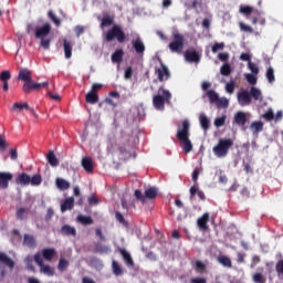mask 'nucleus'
<instances>
[{
	"label": "nucleus",
	"mask_w": 283,
	"mask_h": 283,
	"mask_svg": "<svg viewBox=\"0 0 283 283\" xmlns=\"http://www.w3.org/2000/svg\"><path fill=\"white\" fill-rule=\"evenodd\" d=\"M40 271H41L44 275H49V277L54 276V270H53L50 265L43 264L42 266H40Z\"/></svg>",
	"instance_id": "obj_43"
},
{
	"label": "nucleus",
	"mask_w": 283,
	"mask_h": 283,
	"mask_svg": "<svg viewBox=\"0 0 283 283\" xmlns=\"http://www.w3.org/2000/svg\"><path fill=\"white\" fill-rule=\"evenodd\" d=\"M159 63L160 67L155 69V74L157 75L159 83H165V81L171 78V72L169 71V67L163 63V60H159Z\"/></svg>",
	"instance_id": "obj_9"
},
{
	"label": "nucleus",
	"mask_w": 283,
	"mask_h": 283,
	"mask_svg": "<svg viewBox=\"0 0 283 283\" xmlns=\"http://www.w3.org/2000/svg\"><path fill=\"white\" fill-rule=\"evenodd\" d=\"M82 167L86 174H94V161L92 160V157H84L82 159Z\"/></svg>",
	"instance_id": "obj_15"
},
{
	"label": "nucleus",
	"mask_w": 283,
	"mask_h": 283,
	"mask_svg": "<svg viewBox=\"0 0 283 283\" xmlns=\"http://www.w3.org/2000/svg\"><path fill=\"white\" fill-rule=\"evenodd\" d=\"M49 18L51 19V21H53V23H55V25H61V20L56 17V14H54V11L50 10L49 11Z\"/></svg>",
	"instance_id": "obj_54"
},
{
	"label": "nucleus",
	"mask_w": 283,
	"mask_h": 283,
	"mask_svg": "<svg viewBox=\"0 0 283 283\" xmlns=\"http://www.w3.org/2000/svg\"><path fill=\"white\" fill-rule=\"evenodd\" d=\"M60 233L62 235H72L73 238H76V228L70 226V224H64L61 230H60Z\"/></svg>",
	"instance_id": "obj_23"
},
{
	"label": "nucleus",
	"mask_w": 283,
	"mask_h": 283,
	"mask_svg": "<svg viewBox=\"0 0 283 283\" xmlns=\"http://www.w3.org/2000/svg\"><path fill=\"white\" fill-rule=\"evenodd\" d=\"M222 76H229L231 74V65L223 64L220 69Z\"/></svg>",
	"instance_id": "obj_52"
},
{
	"label": "nucleus",
	"mask_w": 283,
	"mask_h": 283,
	"mask_svg": "<svg viewBox=\"0 0 283 283\" xmlns=\"http://www.w3.org/2000/svg\"><path fill=\"white\" fill-rule=\"evenodd\" d=\"M199 120H200V125H201L202 129H205V132H207L210 127L209 117H207V115H200Z\"/></svg>",
	"instance_id": "obj_38"
},
{
	"label": "nucleus",
	"mask_w": 283,
	"mask_h": 283,
	"mask_svg": "<svg viewBox=\"0 0 283 283\" xmlns=\"http://www.w3.org/2000/svg\"><path fill=\"white\" fill-rule=\"evenodd\" d=\"M54 255H56V250H54V248H46L42 250V256L44 260H48V262L52 261Z\"/></svg>",
	"instance_id": "obj_27"
},
{
	"label": "nucleus",
	"mask_w": 283,
	"mask_h": 283,
	"mask_svg": "<svg viewBox=\"0 0 283 283\" xmlns=\"http://www.w3.org/2000/svg\"><path fill=\"white\" fill-rule=\"evenodd\" d=\"M153 105L155 109L165 112V105H171V92L165 90V86H160L157 95L153 96Z\"/></svg>",
	"instance_id": "obj_3"
},
{
	"label": "nucleus",
	"mask_w": 283,
	"mask_h": 283,
	"mask_svg": "<svg viewBox=\"0 0 283 283\" xmlns=\"http://www.w3.org/2000/svg\"><path fill=\"white\" fill-rule=\"evenodd\" d=\"M52 32V25L50 23L43 24V27L35 29V39H45L48 34Z\"/></svg>",
	"instance_id": "obj_10"
},
{
	"label": "nucleus",
	"mask_w": 283,
	"mask_h": 283,
	"mask_svg": "<svg viewBox=\"0 0 283 283\" xmlns=\"http://www.w3.org/2000/svg\"><path fill=\"white\" fill-rule=\"evenodd\" d=\"M196 193H197V196H198L201 200H207V196H205V192H203L202 190L198 189V187L192 186V187L190 188V196H191V198H193V196H196Z\"/></svg>",
	"instance_id": "obj_35"
},
{
	"label": "nucleus",
	"mask_w": 283,
	"mask_h": 283,
	"mask_svg": "<svg viewBox=\"0 0 283 283\" xmlns=\"http://www.w3.org/2000/svg\"><path fill=\"white\" fill-rule=\"evenodd\" d=\"M220 50H224V42H216L212 46V53L217 54L218 52H220Z\"/></svg>",
	"instance_id": "obj_55"
},
{
	"label": "nucleus",
	"mask_w": 283,
	"mask_h": 283,
	"mask_svg": "<svg viewBox=\"0 0 283 283\" xmlns=\"http://www.w3.org/2000/svg\"><path fill=\"white\" fill-rule=\"evenodd\" d=\"M71 209H74V197H69L61 203L62 213H65V211H71Z\"/></svg>",
	"instance_id": "obj_21"
},
{
	"label": "nucleus",
	"mask_w": 283,
	"mask_h": 283,
	"mask_svg": "<svg viewBox=\"0 0 283 283\" xmlns=\"http://www.w3.org/2000/svg\"><path fill=\"white\" fill-rule=\"evenodd\" d=\"M224 123H227V115H222L221 117H217L214 119V126L223 127Z\"/></svg>",
	"instance_id": "obj_50"
},
{
	"label": "nucleus",
	"mask_w": 283,
	"mask_h": 283,
	"mask_svg": "<svg viewBox=\"0 0 283 283\" xmlns=\"http://www.w3.org/2000/svg\"><path fill=\"white\" fill-rule=\"evenodd\" d=\"M111 251L112 248H109V245H103L101 243L95 245V253H109Z\"/></svg>",
	"instance_id": "obj_40"
},
{
	"label": "nucleus",
	"mask_w": 283,
	"mask_h": 283,
	"mask_svg": "<svg viewBox=\"0 0 283 283\" xmlns=\"http://www.w3.org/2000/svg\"><path fill=\"white\" fill-rule=\"evenodd\" d=\"M263 118L265 120H273V118H275V114L273 113V109H269L268 112H265L263 114Z\"/></svg>",
	"instance_id": "obj_58"
},
{
	"label": "nucleus",
	"mask_w": 283,
	"mask_h": 283,
	"mask_svg": "<svg viewBox=\"0 0 283 283\" xmlns=\"http://www.w3.org/2000/svg\"><path fill=\"white\" fill-rule=\"evenodd\" d=\"M67 266H70V261L61 258L57 264V269L63 272L67 269Z\"/></svg>",
	"instance_id": "obj_47"
},
{
	"label": "nucleus",
	"mask_w": 283,
	"mask_h": 283,
	"mask_svg": "<svg viewBox=\"0 0 283 283\" xmlns=\"http://www.w3.org/2000/svg\"><path fill=\"white\" fill-rule=\"evenodd\" d=\"M55 185L60 191H65L70 189V181L63 179V178H56Z\"/></svg>",
	"instance_id": "obj_30"
},
{
	"label": "nucleus",
	"mask_w": 283,
	"mask_h": 283,
	"mask_svg": "<svg viewBox=\"0 0 283 283\" xmlns=\"http://www.w3.org/2000/svg\"><path fill=\"white\" fill-rule=\"evenodd\" d=\"M109 25H114V15H104L101 22L99 28H109Z\"/></svg>",
	"instance_id": "obj_33"
},
{
	"label": "nucleus",
	"mask_w": 283,
	"mask_h": 283,
	"mask_svg": "<svg viewBox=\"0 0 283 283\" xmlns=\"http://www.w3.org/2000/svg\"><path fill=\"white\" fill-rule=\"evenodd\" d=\"M77 220L78 222H81V224H94V220L92 219V217L81 214L77 217Z\"/></svg>",
	"instance_id": "obj_44"
},
{
	"label": "nucleus",
	"mask_w": 283,
	"mask_h": 283,
	"mask_svg": "<svg viewBox=\"0 0 283 283\" xmlns=\"http://www.w3.org/2000/svg\"><path fill=\"white\" fill-rule=\"evenodd\" d=\"M237 98L241 107H247L248 105H251L252 98L253 101H262V91L255 86H252L250 92L247 90L240 91L237 95Z\"/></svg>",
	"instance_id": "obj_2"
},
{
	"label": "nucleus",
	"mask_w": 283,
	"mask_h": 283,
	"mask_svg": "<svg viewBox=\"0 0 283 283\" xmlns=\"http://www.w3.org/2000/svg\"><path fill=\"white\" fill-rule=\"evenodd\" d=\"M24 262L29 271H32L33 273L34 271H36V269L34 268V264H32V262H34V259L31 255H28Z\"/></svg>",
	"instance_id": "obj_45"
},
{
	"label": "nucleus",
	"mask_w": 283,
	"mask_h": 283,
	"mask_svg": "<svg viewBox=\"0 0 283 283\" xmlns=\"http://www.w3.org/2000/svg\"><path fill=\"white\" fill-rule=\"evenodd\" d=\"M207 96H208L210 103H212V104L216 103L218 101V98H220L218 93H216V91H213V90L207 91Z\"/></svg>",
	"instance_id": "obj_46"
},
{
	"label": "nucleus",
	"mask_w": 283,
	"mask_h": 283,
	"mask_svg": "<svg viewBox=\"0 0 283 283\" xmlns=\"http://www.w3.org/2000/svg\"><path fill=\"white\" fill-rule=\"evenodd\" d=\"M0 264H4L8 269H14V261L4 252H0Z\"/></svg>",
	"instance_id": "obj_19"
},
{
	"label": "nucleus",
	"mask_w": 283,
	"mask_h": 283,
	"mask_svg": "<svg viewBox=\"0 0 283 283\" xmlns=\"http://www.w3.org/2000/svg\"><path fill=\"white\" fill-rule=\"evenodd\" d=\"M172 39L175 41L169 43V50L172 52H177V54H181L185 49V35L180 33H174Z\"/></svg>",
	"instance_id": "obj_7"
},
{
	"label": "nucleus",
	"mask_w": 283,
	"mask_h": 283,
	"mask_svg": "<svg viewBox=\"0 0 283 283\" xmlns=\"http://www.w3.org/2000/svg\"><path fill=\"white\" fill-rule=\"evenodd\" d=\"M132 46L136 54H145V42H143L140 35H137L136 39L132 40Z\"/></svg>",
	"instance_id": "obj_11"
},
{
	"label": "nucleus",
	"mask_w": 283,
	"mask_h": 283,
	"mask_svg": "<svg viewBox=\"0 0 283 283\" xmlns=\"http://www.w3.org/2000/svg\"><path fill=\"white\" fill-rule=\"evenodd\" d=\"M41 182H43V178L41 177V175H33L32 177H30V185H32V187H39Z\"/></svg>",
	"instance_id": "obj_42"
},
{
	"label": "nucleus",
	"mask_w": 283,
	"mask_h": 283,
	"mask_svg": "<svg viewBox=\"0 0 283 283\" xmlns=\"http://www.w3.org/2000/svg\"><path fill=\"white\" fill-rule=\"evenodd\" d=\"M234 124L238 127H244L247 125V113L240 111L234 115Z\"/></svg>",
	"instance_id": "obj_17"
},
{
	"label": "nucleus",
	"mask_w": 283,
	"mask_h": 283,
	"mask_svg": "<svg viewBox=\"0 0 283 283\" xmlns=\"http://www.w3.org/2000/svg\"><path fill=\"white\" fill-rule=\"evenodd\" d=\"M15 182L17 185H22V187H28V185H30V175H28L27 172L20 174L15 178Z\"/></svg>",
	"instance_id": "obj_24"
},
{
	"label": "nucleus",
	"mask_w": 283,
	"mask_h": 283,
	"mask_svg": "<svg viewBox=\"0 0 283 283\" xmlns=\"http://www.w3.org/2000/svg\"><path fill=\"white\" fill-rule=\"evenodd\" d=\"M231 147H233V139L221 138L219 139L218 144L213 146L212 151L217 158H227Z\"/></svg>",
	"instance_id": "obj_5"
},
{
	"label": "nucleus",
	"mask_w": 283,
	"mask_h": 283,
	"mask_svg": "<svg viewBox=\"0 0 283 283\" xmlns=\"http://www.w3.org/2000/svg\"><path fill=\"white\" fill-rule=\"evenodd\" d=\"M10 78H12V74L10 73V71H2L0 73V81L2 83L9 82Z\"/></svg>",
	"instance_id": "obj_48"
},
{
	"label": "nucleus",
	"mask_w": 283,
	"mask_h": 283,
	"mask_svg": "<svg viewBox=\"0 0 283 283\" xmlns=\"http://www.w3.org/2000/svg\"><path fill=\"white\" fill-rule=\"evenodd\" d=\"M11 109L13 112H17V111L22 112V109H29V112L33 114V116H36L34 108H30V104L28 103H14Z\"/></svg>",
	"instance_id": "obj_18"
},
{
	"label": "nucleus",
	"mask_w": 283,
	"mask_h": 283,
	"mask_svg": "<svg viewBox=\"0 0 283 283\" xmlns=\"http://www.w3.org/2000/svg\"><path fill=\"white\" fill-rule=\"evenodd\" d=\"M248 67L252 72V74H259L260 73V69L258 67V65H255V63H253L251 61L248 63Z\"/></svg>",
	"instance_id": "obj_57"
},
{
	"label": "nucleus",
	"mask_w": 283,
	"mask_h": 283,
	"mask_svg": "<svg viewBox=\"0 0 283 283\" xmlns=\"http://www.w3.org/2000/svg\"><path fill=\"white\" fill-rule=\"evenodd\" d=\"M195 269L196 271H198L199 273H202V271L207 270V264H205L202 261H196L195 263Z\"/></svg>",
	"instance_id": "obj_53"
},
{
	"label": "nucleus",
	"mask_w": 283,
	"mask_h": 283,
	"mask_svg": "<svg viewBox=\"0 0 283 283\" xmlns=\"http://www.w3.org/2000/svg\"><path fill=\"white\" fill-rule=\"evenodd\" d=\"M190 129L191 124H189V119H185L177 130V139L182 143V149L186 154H190V151L193 150V144H191V139H189Z\"/></svg>",
	"instance_id": "obj_1"
},
{
	"label": "nucleus",
	"mask_w": 283,
	"mask_h": 283,
	"mask_svg": "<svg viewBox=\"0 0 283 283\" xmlns=\"http://www.w3.org/2000/svg\"><path fill=\"white\" fill-rule=\"evenodd\" d=\"M216 106L218 109H226V107H229V99L227 97H219L216 102Z\"/></svg>",
	"instance_id": "obj_37"
},
{
	"label": "nucleus",
	"mask_w": 283,
	"mask_h": 283,
	"mask_svg": "<svg viewBox=\"0 0 283 283\" xmlns=\"http://www.w3.org/2000/svg\"><path fill=\"white\" fill-rule=\"evenodd\" d=\"M185 60L188 63H198L200 61V53L198 51L187 50L185 52Z\"/></svg>",
	"instance_id": "obj_14"
},
{
	"label": "nucleus",
	"mask_w": 283,
	"mask_h": 283,
	"mask_svg": "<svg viewBox=\"0 0 283 283\" xmlns=\"http://www.w3.org/2000/svg\"><path fill=\"white\" fill-rule=\"evenodd\" d=\"M119 253H120L126 266H134V259L132 258V254L127 250L119 249Z\"/></svg>",
	"instance_id": "obj_22"
},
{
	"label": "nucleus",
	"mask_w": 283,
	"mask_h": 283,
	"mask_svg": "<svg viewBox=\"0 0 283 283\" xmlns=\"http://www.w3.org/2000/svg\"><path fill=\"white\" fill-rule=\"evenodd\" d=\"M252 280L254 283H266V276L262 274V272H256L252 275Z\"/></svg>",
	"instance_id": "obj_39"
},
{
	"label": "nucleus",
	"mask_w": 283,
	"mask_h": 283,
	"mask_svg": "<svg viewBox=\"0 0 283 283\" xmlns=\"http://www.w3.org/2000/svg\"><path fill=\"white\" fill-rule=\"evenodd\" d=\"M34 262L38 264V266H42L43 263V258L41 256V253H35L34 254Z\"/></svg>",
	"instance_id": "obj_63"
},
{
	"label": "nucleus",
	"mask_w": 283,
	"mask_h": 283,
	"mask_svg": "<svg viewBox=\"0 0 283 283\" xmlns=\"http://www.w3.org/2000/svg\"><path fill=\"white\" fill-rule=\"evenodd\" d=\"M123 56H125V51L123 49H117L111 56L112 63H122Z\"/></svg>",
	"instance_id": "obj_25"
},
{
	"label": "nucleus",
	"mask_w": 283,
	"mask_h": 283,
	"mask_svg": "<svg viewBox=\"0 0 283 283\" xmlns=\"http://www.w3.org/2000/svg\"><path fill=\"white\" fill-rule=\"evenodd\" d=\"M85 101L90 103V105H96V103H98V93L90 91L85 96Z\"/></svg>",
	"instance_id": "obj_29"
},
{
	"label": "nucleus",
	"mask_w": 283,
	"mask_h": 283,
	"mask_svg": "<svg viewBox=\"0 0 283 283\" xmlns=\"http://www.w3.org/2000/svg\"><path fill=\"white\" fill-rule=\"evenodd\" d=\"M8 147V142H6V138L3 135H0V151H6Z\"/></svg>",
	"instance_id": "obj_60"
},
{
	"label": "nucleus",
	"mask_w": 283,
	"mask_h": 283,
	"mask_svg": "<svg viewBox=\"0 0 283 283\" xmlns=\"http://www.w3.org/2000/svg\"><path fill=\"white\" fill-rule=\"evenodd\" d=\"M18 80L27 83L28 81H32V72L28 69H20L18 74Z\"/></svg>",
	"instance_id": "obj_20"
},
{
	"label": "nucleus",
	"mask_w": 283,
	"mask_h": 283,
	"mask_svg": "<svg viewBox=\"0 0 283 283\" xmlns=\"http://www.w3.org/2000/svg\"><path fill=\"white\" fill-rule=\"evenodd\" d=\"M245 80L250 85H256L258 84V77L251 73L245 74Z\"/></svg>",
	"instance_id": "obj_51"
},
{
	"label": "nucleus",
	"mask_w": 283,
	"mask_h": 283,
	"mask_svg": "<svg viewBox=\"0 0 283 283\" xmlns=\"http://www.w3.org/2000/svg\"><path fill=\"white\" fill-rule=\"evenodd\" d=\"M104 39L106 43H112V41H118L119 43H123L126 41L127 35L125 34V31H123V27L118 24H114L107 32L104 34Z\"/></svg>",
	"instance_id": "obj_4"
},
{
	"label": "nucleus",
	"mask_w": 283,
	"mask_h": 283,
	"mask_svg": "<svg viewBox=\"0 0 283 283\" xmlns=\"http://www.w3.org/2000/svg\"><path fill=\"white\" fill-rule=\"evenodd\" d=\"M63 48L65 59H72V42L67 41V39H64Z\"/></svg>",
	"instance_id": "obj_31"
},
{
	"label": "nucleus",
	"mask_w": 283,
	"mask_h": 283,
	"mask_svg": "<svg viewBox=\"0 0 283 283\" xmlns=\"http://www.w3.org/2000/svg\"><path fill=\"white\" fill-rule=\"evenodd\" d=\"M112 272L116 275V277H120V275L124 273L123 266H120V263H118L116 260L112 261Z\"/></svg>",
	"instance_id": "obj_26"
},
{
	"label": "nucleus",
	"mask_w": 283,
	"mask_h": 283,
	"mask_svg": "<svg viewBox=\"0 0 283 283\" xmlns=\"http://www.w3.org/2000/svg\"><path fill=\"white\" fill-rule=\"evenodd\" d=\"M275 271L277 275H283V259L276 263Z\"/></svg>",
	"instance_id": "obj_59"
},
{
	"label": "nucleus",
	"mask_w": 283,
	"mask_h": 283,
	"mask_svg": "<svg viewBox=\"0 0 283 283\" xmlns=\"http://www.w3.org/2000/svg\"><path fill=\"white\" fill-rule=\"evenodd\" d=\"M190 283H207V279H205V277H195V279H191Z\"/></svg>",
	"instance_id": "obj_64"
},
{
	"label": "nucleus",
	"mask_w": 283,
	"mask_h": 283,
	"mask_svg": "<svg viewBox=\"0 0 283 283\" xmlns=\"http://www.w3.org/2000/svg\"><path fill=\"white\" fill-rule=\"evenodd\" d=\"M240 12H241V14H245V17H249L253 12V8L250 6H241Z\"/></svg>",
	"instance_id": "obj_49"
},
{
	"label": "nucleus",
	"mask_w": 283,
	"mask_h": 283,
	"mask_svg": "<svg viewBox=\"0 0 283 283\" xmlns=\"http://www.w3.org/2000/svg\"><path fill=\"white\" fill-rule=\"evenodd\" d=\"M250 129L252 134H260V132L264 129V123H262L261 120L253 122L250 125Z\"/></svg>",
	"instance_id": "obj_28"
},
{
	"label": "nucleus",
	"mask_w": 283,
	"mask_h": 283,
	"mask_svg": "<svg viewBox=\"0 0 283 283\" xmlns=\"http://www.w3.org/2000/svg\"><path fill=\"white\" fill-rule=\"evenodd\" d=\"M197 227L200 231H209V212H205L197 220Z\"/></svg>",
	"instance_id": "obj_12"
},
{
	"label": "nucleus",
	"mask_w": 283,
	"mask_h": 283,
	"mask_svg": "<svg viewBox=\"0 0 283 283\" xmlns=\"http://www.w3.org/2000/svg\"><path fill=\"white\" fill-rule=\"evenodd\" d=\"M41 39V46L44 49V50H50V45L52 43V39H45V38H40Z\"/></svg>",
	"instance_id": "obj_56"
},
{
	"label": "nucleus",
	"mask_w": 283,
	"mask_h": 283,
	"mask_svg": "<svg viewBox=\"0 0 283 283\" xmlns=\"http://www.w3.org/2000/svg\"><path fill=\"white\" fill-rule=\"evenodd\" d=\"M46 159L51 167H59V159L56 158V155H54V150L49 151Z\"/></svg>",
	"instance_id": "obj_32"
},
{
	"label": "nucleus",
	"mask_w": 283,
	"mask_h": 283,
	"mask_svg": "<svg viewBox=\"0 0 283 283\" xmlns=\"http://www.w3.org/2000/svg\"><path fill=\"white\" fill-rule=\"evenodd\" d=\"M50 85L49 82L36 83L32 80L24 82L22 85V91L24 94H30L31 92H39V90H43V87H48Z\"/></svg>",
	"instance_id": "obj_8"
},
{
	"label": "nucleus",
	"mask_w": 283,
	"mask_h": 283,
	"mask_svg": "<svg viewBox=\"0 0 283 283\" xmlns=\"http://www.w3.org/2000/svg\"><path fill=\"white\" fill-rule=\"evenodd\" d=\"M15 218L17 220H28V210L25 208H19L17 211H15Z\"/></svg>",
	"instance_id": "obj_36"
},
{
	"label": "nucleus",
	"mask_w": 283,
	"mask_h": 283,
	"mask_svg": "<svg viewBox=\"0 0 283 283\" xmlns=\"http://www.w3.org/2000/svg\"><path fill=\"white\" fill-rule=\"evenodd\" d=\"M115 218L120 224H127V221H125V217L120 212H115Z\"/></svg>",
	"instance_id": "obj_62"
},
{
	"label": "nucleus",
	"mask_w": 283,
	"mask_h": 283,
	"mask_svg": "<svg viewBox=\"0 0 283 283\" xmlns=\"http://www.w3.org/2000/svg\"><path fill=\"white\" fill-rule=\"evenodd\" d=\"M219 264H222V266H226L227 269H231L233 266L231 262V258L227 255H220L218 256Z\"/></svg>",
	"instance_id": "obj_34"
},
{
	"label": "nucleus",
	"mask_w": 283,
	"mask_h": 283,
	"mask_svg": "<svg viewBox=\"0 0 283 283\" xmlns=\"http://www.w3.org/2000/svg\"><path fill=\"white\" fill-rule=\"evenodd\" d=\"M22 245L27 247L28 249H36V237L25 233L23 235Z\"/></svg>",
	"instance_id": "obj_13"
},
{
	"label": "nucleus",
	"mask_w": 283,
	"mask_h": 283,
	"mask_svg": "<svg viewBox=\"0 0 283 283\" xmlns=\"http://www.w3.org/2000/svg\"><path fill=\"white\" fill-rule=\"evenodd\" d=\"M240 29L242 30V32H249L250 34H253V28H251L248 24L244 23H240Z\"/></svg>",
	"instance_id": "obj_61"
},
{
	"label": "nucleus",
	"mask_w": 283,
	"mask_h": 283,
	"mask_svg": "<svg viewBox=\"0 0 283 283\" xmlns=\"http://www.w3.org/2000/svg\"><path fill=\"white\" fill-rule=\"evenodd\" d=\"M134 196L137 200H139V202H143V205H145V202H147V200H156V198L158 196V188L150 187L145 190L144 195H143V191L137 189V190H135Z\"/></svg>",
	"instance_id": "obj_6"
},
{
	"label": "nucleus",
	"mask_w": 283,
	"mask_h": 283,
	"mask_svg": "<svg viewBox=\"0 0 283 283\" xmlns=\"http://www.w3.org/2000/svg\"><path fill=\"white\" fill-rule=\"evenodd\" d=\"M265 77L268 78L269 83H275V70H273V66L268 67Z\"/></svg>",
	"instance_id": "obj_41"
},
{
	"label": "nucleus",
	"mask_w": 283,
	"mask_h": 283,
	"mask_svg": "<svg viewBox=\"0 0 283 283\" xmlns=\"http://www.w3.org/2000/svg\"><path fill=\"white\" fill-rule=\"evenodd\" d=\"M10 180H12V172H0V189H8Z\"/></svg>",
	"instance_id": "obj_16"
}]
</instances>
